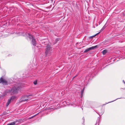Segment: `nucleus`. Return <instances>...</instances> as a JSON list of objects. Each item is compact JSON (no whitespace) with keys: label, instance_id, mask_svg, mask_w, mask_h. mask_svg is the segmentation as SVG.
Instances as JSON below:
<instances>
[{"label":"nucleus","instance_id":"nucleus-8","mask_svg":"<svg viewBox=\"0 0 125 125\" xmlns=\"http://www.w3.org/2000/svg\"><path fill=\"white\" fill-rule=\"evenodd\" d=\"M107 50H104L102 52V53L103 55L105 54L107 52Z\"/></svg>","mask_w":125,"mask_h":125},{"label":"nucleus","instance_id":"nucleus-6","mask_svg":"<svg viewBox=\"0 0 125 125\" xmlns=\"http://www.w3.org/2000/svg\"><path fill=\"white\" fill-rule=\"evenodd\" d=\"M97 46L96 45L94 46H93L92 47H90L89 48L87 49H86L84 51V52H87L90 50L93 49L95 48H97Z\"/></svg>","mask_w":125,"mask_h":125},{"label":"nucleus","instance_id":"nucleus-9","mask_svg":"<svg viewBox=\"0 0 125 125\" xmlns=\"http://www.w3.org/2000/svg\"><path fill=\"white\" fill-rule=\"evenodd\" d=\"M107 26L106 25V24H105L101 29V30L102 31L103 30L107 27Z\"/></svg>","mask_w":125,"mask_h":125},{"label":"nucleus","instance_id":"nucleus-1","mask_svg":"<svg viewBox=\"0 0 125 125\" xmlns=\"http://www.w3.org/2000/svg\"><path fill=\"white\" fill-rule=\"evenodd\" d=\"M21 87L18 84L14 86L12 89L7 91V92L10 93L11 94L16 93L20 89Z\"/></svg>","mask_w":125,"mask_h":125},{"label":"nucleus","instance_id":"nucleus-7","mask_svg":"<svg viewBox=\"0 0 125 125\" xmlns=\"http://www.w3.org/2000/svg\"><path fill=\"white\" fill-rule=\"evenodd\" d=\"M17 121H15L10 124H8L7 125H14L17 122Z\"/></svg>","mask_w":125,"mask_h":125},{"label":"nucleus","instance_id":"nucleus-12","mask_svg":"<svg viewBox=\"0 0 125 125\" xmlns=\"http://www.w3.org/2000/svg\"><path fill=\"white\" fill-rule=\"evenodd\" d=\"M59 39L58 38L56 39L55 40V41L57 42L59 40Z\"/></svg>","mask_w":125,"mask_h":125},{"label":"nucleus","instance_id":"nucleus-14","mask_svg":"<svg viewBox=\"0 0 125 125\" xmlns=\"http://www.w3.org/2000/svg\"><path fill=\"white\" fill-rule=\"evenodd\" d=\"M117 98V99H116V100H114V101H112V102H113V101H115L117 99H120V98ZM110 102H109V103H110Z\"/></svg>","mask_w":125,"mask_h":125},{"label":"nucleus","instance_id":"nucleus-18","mask_svg":"<svg viewBox=\"0 0 125 125\" xmlns=\"http://www.w3.org/2000/svg\"><path fill=\"white\" fill-rule=\"evenodd\" d=\"M75 76L74 77H73V78H74L75 76Z\"/></svg>","mask_w":125,"mask_h":125},{"label":"nucleus","instance_id":"nucleus-16","mask_svg":"<svg viewBox=\"0 0 125 125\" xmlns=\"http://www.w3.org/2000/svg\"><path fill=\"white\" fill-rule=\"evenodd\" d=\"M123 82L125 84V82L124 80H123Z\"/></svg>","mask_w":125,"mask_h":125},{"label":"nucleus","instance_id":"nucleus-10","mask_svg":"<svg viewBox=\"0 0 125 125\" xmlns=\"http://www.w3.org/2000/svg\"><path fill=\"white\" fill-rule=\"evenodd\" d=\"M84 88H83L82 90L81 91V94L82 95L83 94V93L84 91Z\"/></svg>","mask_w":125,"mask_h":125},{"label":"nucleus","instance_id":"nucleus-4","mask_svg":"<svg viewBox=\"0 0 125 125\" xmlns=\"http://www.w3.org/2000/svg\"><path fill=\"white\" fill-rule=\"evenodd\" d=\"M15 98V96H12L8 100L7 102V103L6 105V107H8L10 104V103L11 101V100H12L13 99Z\"/></svg>","mask_w":125,"mask_h":125},{"label":"nucleus","instance_id":"nucleus-17","mask_svg":"<svg viewBox=\"0 0 125 125\" xmlns=\"http://www.w3.org/2000/svg\"><path fill=\"white\" fill-rule=\"evenodd\" d=\"M83 119L84 120V117H83Z\"/></svg>","mask_w":125,"mask_h":125},{"label":"nucleus","instance_id":"nucleus-13","mask_svg":"<svg viewBox=\"0 0 125 125\" xmlns=\"http://www.w3.org/2000/svg\"><path fill=\"white\" fill-rule=\"evenodd\" d=\"M38 114H36L34 116H32V117H31V118H33V117H34L35 116H36V115H37Z\"/></svg>","mask_w":125,"mask_h":125},{"label":"nucleus","instance_id":"nucleus-5","mask_svg":"<svg viewBox=\"0 0 125 125\" xmlns=\"http://www.w3.org/2000/svg\"><path fill=\"white\" fill-rule=\"evenodd\" d=\"M0 83H2L3 84L6 85L7 84V82L5 79L1 77L0 79Z\"/></svg>","mask_w":125,"mask_h":125},{"label":"nucleus","instance_id":"nucleus-3","mask_svg":"<svg viewBox=\"0 0 125 125\" xmlns=\"http://www.w3.org/2000/svg\"><path fill=\"white\" fill-rule=\"evenodd\" d=\"M28 35L29 36V37L30 39H31L32 41L31 42L32 44L34 46H35L36 43V40L34 38V37L33 36L31 35V34L29 33H28Z\"/></svg>","mask_w":125,"mask_h":125},{"label":"nucleus","instance_id":"nucleus-2","mask_svg":"<svg viewBox=\"0 0 125 125\" xmlns=\"http://www.w3.org/2000/svg\"><path fill=\"white\" fill-rule=\"evenodd\" d=\"M51 48L50 46L48 45L47 46L46 50L45 52L46 55H48V56H49L50 55L52 51Z\"/></svg>","mask_w":125,"mask_h":125},{"label":"nucleus","instance_id":"nucleus-15","mask_svg":"<svg viewBox=\"0 0 125 125\" xmlns=\"http://www.w3.org/2000/svg\"><path fill=\"white\" fill-rule=\"evenodd\" d=\"M27 100H28V99H25V100H24V101H27Z\"/></svg>","mask_w":125,"mask_h":125},{"label":"nucleus","instance_id":"nucleus-11","mask_svg":"<svg viewBox=\"0 0 125 125\" xmlns=\"http://www.w3.org/2000/svg\"><path fill=\"white\" fill-rule=\"evenodd\" d=\"M33 83L34 84L36 85L37 84V81H35Z\"/></svg>","mask_w":125,"mask_h":125}]
</instances>
